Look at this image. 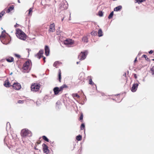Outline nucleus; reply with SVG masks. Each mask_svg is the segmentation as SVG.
Segmentation results:
<instances>
[{
	"label": "nucleus",
	"mask_w": 154,
	"mask_h": 154,
	"mask_svg": "<svg viewBox=\"0 0 154 154\" xmlns=\"http://www.w3.org/2000/svg\"><path fill=\"white\" fill-rule=\"evenodd\" d=\"M16 34L18 38L23 40H25L26 38V36L25 33L20 29H17Z\"/></svg>",
	"instance_id": "1"
},
{
	"label": "nucleus",
	"mask_w": 154,
	"mask_h": 154,
	"mask_svg": "<svg viewBox=\"0 0 154 154\" xmlns=\"http://www.w3.org/2000/svg\"><path fill=\"white\" fill-rule=\"evenodd\" d=\"M64 18V17H63V18H62L61 20L62 21H63V19Z\"/></svg>",
	"instance_id": "58"
},
{
	"label": "nucleus",
	"mask_w": 154,
	"mask_h": 154,
	"mask_svg": "<svg viewBox=\"0 0 154 154\" xmlns=\"http://www.w3.org/2000/svg\"><path fill=\"white\" fill-rule=\"evenodd\" d=\"M10 83L9 82L7 81L6 82V81L5 82V83H4V85L6 87H10Z\"/></svg>",
	"instance_id": "23"
},
{
	"label": "nucleus",
	"mask_w": 154,
	"mask_h": 154,
	"mask_svg": "<svg viewBox=\"0 0 154 154\" xmlns=\"http://www.w3.org/2000/svg\"><path fill=\"white\" fill-rule=\"evenodd\" d=\"M30 63H31V61L28 60L26 61L23 64V69L25 71V72H28L30 70L29 66Z\"/></svg>",
	"instance_id": "3"
},
{
	"label": "nucleus",
	"mask_w": 154,
	"mask_h": 154,
	"mask_svg": "<svg viewBox=\"0 0 154 154\" xmlns=\"http://www.w3.org/2000/svg\"><path fill=\"white\" fill-rule=\"evenodd\" d=\"M152 60L154 61V59H152Z\"/></svg>",
	"instance_id": "61"
},
{
	"label": "nucleus",
	"mask_w": 154,
	"mask_h": 154,
	"mask_svg": "<svg viewBox=\"0 0 154 154\" xmlns=\"http://www.w3.org/2000/svg\"><path fill=\"white\" fill-rule=\"evenodd\" d=\"M61 64L62 63L61 62H60L59 61H56L54 62L53 64V66L56 68H57V65H59Z\"/></svg>",
	"instance_id": "16"
},
{
	"label": "nucleus",
	"mask_w": 154,
	"mask_h": 154,
	"mask_svg": "<svg viewBox=\"0 0 154 154\" xmlns=\"http://www.w3.org/2000/svg\"><path fill=\"white\" fill-rule=\"evenodd\" d=\"M32 10H33V8H29V13L28 14L29 15H32Z\"/></svg>",
	"instance_id": "29"
},
{
	"label": "nucleus",
	"mask_w": 154,
	"mask_h": 154,
	"mask_svg": "<svg viewBox=\"0 0 154 154\" xmlns=\"http://www.w3.org/2000/svg\"><path fill=\"white\" fill-rule=\"evenodd\" d=\"M36 104L38 106H39L40 105V103H39L38 101H37L36 102Z\"/></svg>",
	"instance_id": "44"
},
{
	"label": "nucleus",
	"mask_w": 154,
	"mask_h": 154,
	"mask_svg": "<svg viewBox=\"0 0 154 154\" xmlns=\"http://www.w3.org/2000/svg\"><path fill=\"white\" fill-rule=\"evenodd\" d=\"M114 12L113 11L111 12L110 14L108 16V18L109 19H111V18L113 16V15Z\"/></svg>",
	"instance_id": "28"
},
{
	"label": "nucleus",
	"mask_w": 154,
	"mask_h": 154,
	"mask_svg": "<svg viewBox=\"0 0 154 154\" xmlns=\"http://www.w3.org/2000/svg\"><path fill=\"white\" fill-rule=\"evenodd\" d=\"M12 87L14 89L16 90H19L21 88V85L18 83H14L12 85Z\"/></svg>",
	"instance_id": "8"
},
{
	"label": "nucleus",
	"mask_w": 154,
	"mask_h": 154,
	"mask_svg": "<svg viewBox=\"0 0 154 154\" xmlns=\"http://www.w3.org/2000/svg\"><path fill=\"white\" fill-rule=\"evenodd\" d=\"M57 34L58 35H59L60 34V33H61V31L60 30H58L57 31Z\"/></svg>",
	"instance_id": "43"
},
{
	"label": "nucleus",
	"mask_w": 154,
	"mask_h": 154,
	"mask_svg": "<svg viewBox=\"0 0 154 154\" xmlns=\"http://www.w3.org/2000/svg\"><path fill=\"white\" fill-rule=\"evenodd\" d=\"M88 38L87 36H84L82 38V41L84 42L87 43L88 42Z\"/></svg>",
	"instance_id": "18"
},
{
	"label": "nucleus",
	"mask_w": 154,
	"mask_h": 154,
	"mask_svg": "<svg viewBox=\"0 0 154 154\" xmlns=\"http://www.w3.org/2000/svg\"><path fill=\"white\" fill-rule=\"evenodd\" d=\"M150 71L152 75H154V66H153L150 68Z\"/></svg>",
	"instance_id": "30"
},
{
	"label": "nucleus",
	"mask_w": 154,
	"mask_h": 154,
	"mask_svg": "<svg viewBox=\"0 0 154 154\" xmlns=\"http://www.w3.org/2000/svg\"><path fill=\"white\" fill-rule=\"evenodd\" d=\"M56 104L57 105H59L60 104V103L59 102H57L56 103Z\"/></svg>",
	"instance_id": "48"
},
{
	"label": "nucleus",
	"mask_w": 154,
	"mask_h": 154,
	"mask_svg": "<svg viewBox=\"0 0 154 154\" xmlns=\"http://www.w3.org/2000/svg\"><path fill=\"white\" fill-rule=\"evenodd\" d=\"M61 3L59 5V8L62 10L67 9L66 5L67 4V2L65 0H61Z\"/></svg>",
	"instance_id": "4"
},
{
	"label": "nucleus",
	"mask_w": 154,
	"mask_h": 154,
	"mask_svg": "<svg viewBox=\"0 0 154 154\" xmlns=\"http://www.w3.org/2000/svg\"><path fill=\"white\" fill-rule=\"evenodd\" d=\"M34 149H35V150H38V149H37V148H36V147H34Z\"/></svg>",
	"instance_id": "53"
},
{
	"label": "nucleus",
	"mask_w": 154,
	"mask_h": 154,
	"mask_svg": "<svg viewBox=\"0 0 154 154\" xmlns=\"http://www.w3.org/2000/svg\"><path fill=\"white\" fill-rule=\"evenodd\" d=\"M20 134L22 138L26 137H30L32 135L31 131L26 128L22 130Z\"/></svg>",
	"instance_id": "2"
},
{
	"label": "nucleus",
	"mask_w": 154,
	"mask_h": 154,
	"mask_svg": "<svg viewBox=\"0 0 154 154\" xmlns=\"http://www.w3.org/2000/svg\"><path fill=\"white\" fill-rule=\"evenodd\" d=\"M126 75V73H125V74L123 75V76H125Z\"/></svg>",
	"instance_id": "56"
},
{
	"label": "nucleus",
	"mask_w": 154,
	"mask_h": 154,
	"mask_svg": "<svg viewBox=\"0 0 154 154\" xmlns=\"http://www.w3.org/2000/svg\"><path fill=\"white\" fill-rule=\"evenodd\" d=\"M14 8V7L13 5L9 7L7 11V12L9 13L11 11H12Z\"/></svg>",
	"instance_id": "20"
},
{
	"label": "nucleus",
	"mask_w": 154,
	"mask_h": 154,
	"mask_svg": "<svg viewBox=\"0 0 154 154\" xmlns=\"http://www.w3.org/2000/svg\"><path fill=\"white\" fill-rule=\"evenodd\" d=\"M42 146L44 152L46 154L48 153L50 150L48 149V147L47 145L44 143L42 144Z\"/></svg>",
	"instance_id": "7"
},
{
	"label": "nucleus",
	"mask_w": 154,
	"mask_h": 154,
	"mask_svg": "<svg viewBox=\"0 0 154 154\" xmlns=\"http://www.w3.org/2000/svg\"><path fill=\"white\" fill-rule=\"evenodd\" d=\"M58 79L60 82H61V72L60 70V69L59 70L58 72Z\"/></svg>",
	"instance_id": "24"
},
{
	"label": "nucleus",
	"mask_w": 154,
	"mask_h": 154,
	"mask_svg": "<svg viewBox=\"0 0 154 154\" xmlns=\"http://www.w3.org/2000/svg\"><path fill=\"white\" fill-rule=\"evenodd\" d=\"M122 8V7L121 5H119L114 8V11H118L120 10Z\"/></svg>",
	"instance_id": "17"
},
{
	"label": "nucleus",
	"mask_w": 154,
	"mask_h": 154,
	"mask_svg": "<svg viewBox=\"0 0 154 154\" xmlns=\"http://www.w3.org/2000/svg\"><path fill=\"white\" fill-rule=\"evenodd\" d=\"M79 79L80 80H84V77H82V76H80L79 78Z\"/></svg>",
	"instance_id": "42"
},
{
	"label": "nucleus",
	"mask_w": 154,
	"mask_h": 154,
	"mask_svg": "<svg viewBox=\"0 0 154 154\" xmlns=\"http://www.w3.org/2000/svg\"><path fill=\"white\" fill-rule=\"evenodd\" d=\"M40 87V86L39 84L38 85L34 84V85L31 86V89L32 91L36 92L39 90Z\"/></svg>",
	"instance_id": "6"
},
{
	"label": "nucleus",
	"mask_w": 154,
	"mask_h": 154,
	"mask_svg": "<svg viewBox=\"0 0 154 154\" xmlns=\"http://www.w3.org/2000/svg\"><path fill=\"white\" fill-rule=\"evenodd\" d=\"M2 33H5V30H3L2 31Z\"/></svg>",
	"instance_id": "52"
},
{
	"label": "nucleus",
	"mask_w": 154,
	"mask_h": 154,
	"mask_svg": "<svg viewBox=\"0 0 154 154\" xmlns=\"http://www.w3.org/2000/svg\"><path fill=\"white\" fill-rule=\"evenodd\" d=\"M79 63V62H76V63H77V64H78Z\"/></svg>",
	"instance_id": "59"
},
{
	"label": "nucleus",
	"mask_w": 154,
	"mask_h": 154,
	"mask_svg": "<svg viewBox=\"0 0 154 154\" xmlns=\"http://www.w3.org/2000/svg\"><path fill=\"white\" fill-rule=\"evenodd\" d=\"M142 57H144L145 58V59L147 61H150V60H149V58L147 57V56L145 55H143L142 56Z\"/></svg>",
	"instance_id": "32"
},
{
	"label": "nucleus",
	"mask_w": 154,
	"mask_h": 154,
	"mask_svg": "<svg viewBox=\"0 0 154 154\" xmlns=\"http://www.w3.org/2000/svg\"><path fill=\"white\" fill-rule=\"evenodd\" d=\"M72 95L73 97H76L78 98H79L80 97L79 95L77 93L72 94Z\"/></svg>",
	"instance_id": "33"
},
{
	"label": "nucleus",
	"mask_w": 154,
	"mask_h": 154,
	"mask_svg": "<svg viewBox=\"0 0 154 154\" xmlns=\"http://www.w3.org/2000/svg\"><path fill=\"white\" fill-rule=\"evenodd\" d=\"M5 9L2 11L0 13V21L2 20V17L5 13Z\"/></svg>",
	"instance_id": "22"
},
{
	"label": "nucleus",
	"mask_w": 154,
	"mask_h": 154,
	"mask_svg": "<svg viewBox=\"0 0 154 154\" xmlns=\"http://www.w3.org/2000/svg\"><path fill=\"white\" fill-rule=\"evenodd\" d=\"M6 61L9 63H11L14 61V58L13 57H10L6 59Z\"/></svg>",
	"instance_id": "15"
},
{
	"label": "nucleus",
	"mask_w": 154,
	"mask_h": 154,
	"mask_svg": "<svg viewBox=\"0 0 154 154\" xmlns=\"http://www.w3.org/2000/svg\"><path fill=\"white\" fill-rule=\"evenodd\" d=\"M134 76L135 78V79H137V75L135 74H134Z\"/></svg>",
	"instance_id": "47"
},
{
	"label": "nucleus",
	"mask_w": 154,
	"mask_h": 154,
	"mask_svg": "<svg viewBox=\"0 0 154 154\" xmlns=\"http://www.w3.org/2000/svg\"><path fill=\"white\" fill-rule=\"evenodd\" d=\"M85 128V125L84 123H82L81 124V130H83Z\"/></svg>",
	"instance_id": "34"
},
{
	"label": "nucleus",
	"mask_w": 154,
	"mask_h": 154,
	"mask_svg": "<svg viewBox=\"0 0 154 154\" xmlns=\"http://www.w3.org/2000/svg\"><path fill=\"white\" fill-rule=\"evenodd\" d=\"M100 17H102L103 16V13L102 11H99L98 13Z\"/></svg>",
	"instance_id": "38"
},
{
	"label": "nucleus",
	"mask_w": 154,
	"mask_h": 154,
	"mask_svg": "<svg viewBox=\"0 0 154 154\" xmlns=\"http://www.w3.org/2000/svg\"><path fill=\"white\" fill-rule=\"evenodd\" d=\"M18 2L19 3H20V0H18Z\"/></svg>",
	"instance_id": "57"
},
{
	"label": "nucleus",
	"mask_w": 154,
	"mask_h": 154,
	"mask_svg": "<svg viewBox=\"0 0 154 154\" xmlns=\"http://www.w3.org/2000/svg\"><path fill=\"white\" fill-rule=\"evenodd\" d=\"M11 128L10 124L9 122H8L6 124V130H8L9 129Z\"/></svg>",
	"instance_id": "25"
},
{
	"label": "nucleus",
	"mask_w": 154,
	"mask_h": 154,
	"mask_svg": "<svg viewBox=\"0 0 154 154\" xmlns=\"http://www.w3.org/2000/svg\"><path fill=\"white\" fill-rule=\"evenodd\" d=\"M89 84L91 85H93L94 84V83L92 82L91 78L89 79Z\"/></svg>",
	"instance_id": "36"
},
{
	"label": "nucleus",
	"mask_w": 154,
	"mask_h": 154,
	"mask_svg": "<svg viewBox=\"0 0 154 154\" xmlns=\"http://www.w3.org/2000/svg\"><path fill=\"white\" fill-rule=\"evenodd\" d=\"M101 94H102V96H104V94L103 93H101Z\"/></svg>",
	"instance_id": "54"
},
{
	"label": "nucleus",
	"mask_w": 154,
	"mask_h": 154,
	"mask_svg": "<svg viewBox=\"0 0 154 154\" xmlns=\"http://www.w3.org/2000/svg\"><path fill=\"white\" fill-rule=\"evenodd\" d=\"M53 91L54 94L55 95L58 94L59 92H60L59 89V88L57 87H55L54 88Z\"/></svg>",
	"instance_id": "13"
},
{
	"label": "nucleus",
	"mask_w": 154,
	"mask_h": 154,
	"mask_svg": "<svg viewBox=\"0 0 154 154\" xmlns=\"http://www.w3.org/2000/svg\"><path fill=\"white\" fill-rule=\"evenodd\" d=\"M85 101L86 100V97H85Z\"/></svg>",
	"instance_id": "63"
},
{
	"label": "nucleus",
	"mask_w": 154,
	"mask_h": 154,
	"mask_svg": "<svg viewBox=\"0 0 154 154\" xmlns=\"http://www.w3.org/2000/svg\"><path fill=\"white\" fill-rule=\"evenodd\" d=\"M153 52V51L152 50H150V51H149V54H152V53Z\"/></svg>",
	"instance_id": "45"
},
{
	"label": "nucleus",
	"mask_w": 154,
	"mask_h": 154,
	"mask_svg": "<svg viewBox=\"0 0 154 154\" xmlns=\"http://www.w3.org/2000/svg\"><path fill=\"white\" fill-rule=\"evenodd\" d=\"M146 0H135L136 1V2H137L138 4H139L141 2H143L144 1H145Z\"/></svg>",
	"instance_id": "35"
},
{
	"label": "nucleus",
	"mask_w": 154,
	"mask_h": 154,
	"mask_svg": "<svg viewBox=\"0 0 154 154\" xmlns=\"http://www.w3.org/2000/svg\"><path fill=\"white\" fill-rule=\"evenodd\" d=\"M55 24L54 23H52L50 24L48 29V31L49 32H54L55 31Z\"/></svg>",
	"instance_id": "9"
},
{
	"label": "nucleus",
	"mask_w": 154,
	"mask_h": 154,
	"mask_svg": "<svg viewBox=\"0 0 154 154\" xmlns=\"http://www.w3.org/2000/svg\"><path fill=\"white\" fill-rule=\"evenodd\" d=\"M137 57H136V58L135 59L134 62H135L136 61H137Z\"/></svg>",
	"instance_id": "51"
},
{
	"label": "nucleus",
	"mask_w": 154,
	"mask_h": 154,
	"mask_svg": "<svg viewBox=\"0 0 154 154\" xmlns=\"http://www.w3.org/2000/svg\"><path fill=\"white\" fill-rule=\"evenodd\" d=\"M83 114H81L80 116V117L79 118V120H82L83 119Z\"/></svg>",
	"instance_id": "41"
},
{
	"label": "nucleus",
	"mask_w": 154,
	"mask_h": 154,
	"mask_svg": "<svg viewBox=\"0 0 154 154\" xmlns=\"http://www.w3.org/2000/svg\"><path fill=\"white\" fill-rule=\"evenodd\" d=\"M102 33L103 32L102 29H100L98 32V36L99 37L102 36L103 35Z\"/></svg>",
	"instance_id": "21"
},
{
	"label": "nucleus",
	"mask_w": 154,
	"mask_h": 154,
	"mask_svg": "<svg viewBox=\"0 0 154 154\" xmlns=\"http://www.w3.org/2000/svg\"><path fill=\"white\" fill-rule=\"evenodd\" d=\"M45 53L46 55L47 56L49 55L50 50L49 47L45 45Z\"/></svg>",
	"instance_id": "12"
},
{
	"label": "nucleus",
	"mask_w": 154,
	"mask_h": 154,
	"mask_svg": "<svg viewBox=\"0 0 154 154\" xmlns=\"http://www.w3.org/2000/svg\"><path fill=\"white\" fill-rule=\"evenodd\" d=\"M45 58H46L45 57H43V60H45Z\"/></svg>",
	"instance_id": "55"
},
{
	"label": "nucleus",
	"mask_w": 154,
	"mask_h": 154,
	"mask_svg": "<svg viewBox=\"0 0 154 154\" xmlns=\"http://www.w3.org/2000/svg\"><path fill=\"white\" fill-rule=\"evenodd\" d=\"M88 51L87 50H85L84 51L81 52L79 56V57H81V58L80 59V60H84L86 57V56L88 54Z\"/></svg>",
	"instance_id": "5"
},
{
	"label": "nucleus",
	"mask_w": 154,
	"mask_h": 154,
	"mask_svg": "<svg viewBox=\"0 0 154 154\" xmlns=\"http://www.w3.org/2000/svg\"><path fill=\"white\" fill-rule=\"evenodd\" d=\"M2 42L4 44H5V45H7L9 43V42H7V43H5V42H3L2 41Z\"/></svg>",
	"instance_id": "46"
},
{
	"label": "nucleus",
	"mask_w": 154,
	"mask_h": 154,
	"mask_svg": "<svg viewBox=\"0 0 154 154\" xmlns=\"http://www.w3.org/2000/svg\"><path fill=\"white\" fill-rule=\"evenodd\" d=\"M18 103H24V101L22 100H19Z\"/></svg>",
	"instance_id": "40"
},
{
	"label": "nucleus",
	"mask_w": 154,
	"mask_h": 154,
	"mask_svg": "<svg viewBox=\"0 0 154 154\" xmlns=\"http://www.w3.org/2000/svg\"><path fill=\"white\" fill-rule=\"evenodd\" d=\"M49 142H50L51 144H52L54 143V141L52 142L51 141H49Z\"/></svg>",
	"instance_id": "49"
},
{
	"label": "nucleus",
	"mask_w": 154,
	"mask_h": 154,
	"mask_svg": "<svg viewBox=\"0 0 154 154\" xmlns=\"http://www.w3.org/2000/svg\"><path fill=\"white\" fill-rule=\"evenodd\" d=\"M44 62L45 63V60H44Z\"/></svg>",
	"instance_id": "64"
},
{
	"label": "nucleus",
	"mask_w": 154,
	"mask_h": 154,
	"mask_svg": "<svg viewBox=\"0 0 154 154\" xmlns=\"http://www.w3.org/2000/svg\"><path fill=\"white\" fill-rule=\"evenodd\" d=\"M17 25H18V24H17V23H16V24L14 25V27L15 28L17 27Z\"/></svg>",
	"instance_id": "50"
},
{
	"label": "nucleus",
	"mask_w": 154,
	"mask_h": 154,
	"mask_svg": "<svg viewBox=\"0 0 154 154\" xmlns=\"http://www.w3.org/2000/svg\"><path fill=\"white\" fill-rule=\"evenodd\" d=\"M14 55H15V56L16 57H17L18 58H20L21 56L20 55L17 54H15Z\"/></svg>",
	"instance_id": "39"
},
{
	"label": "nucleus",
	"mask_w": 154,
	"mask_h": 154,
	"mask_svg": "<svg viewBox=\"0 0 154 154\" xmlns=\"http://www.w3.org/2000/svg\"><path fill=\"white\" fill-rule=\"evenodd\" d=\"M42 138L43 139L45 140V141L47 142H49V140L45 136H43L42 137Z\"/></svg>",
	"instance_id": "27"
},
{
	"label": "nucleus",
	"mask_w": 154,
	"mask_h": 154,
	"mask_svg": "<svg viewBox=\"0 0 154 154\" xmlns=\"http://www.w3.org/2000/svg\"><path fill=\"white\" fill-rule=\"evenodd\" d=\"M91 34L92 36H96L97 35V31H93L91 32Z\"/></svg>",
	"instance_id": "31"
},
{
	"label": "nucleus",
	"mask_w": 154,
	"mask_h": 154,
	"mask_svg": "<svg viewBox=\"0 0 154 154\" xmlns=\"http://www.w3.org/2000/svg\"><path fill=\"white\" fill-rule=\"evenodd\" d=\"M13 74V73L12 72H11V73H10V75H12V74Z\"/></svg>",
	"instance_id": "60"
},
{
	"label": "nucleus",
	"mask_w": 154,
	"mask_h": 154,
	"mask_svg": "<svg viewBox=\"0 0 154 154\" xmlns=\"http://www.w3.org/2000/svg\"><path fill=\"white\" fill-rule=\"evenodd\" d=\"M5 35L3 33H2L1 35L0 36V38H5Z\"/></svg>",
	"instance_id": "37"
},
{
	"label": "nucleus",
	"mask_w": 154,
	"mask_h": 154,
	"mask_svg": "<svg viewBox=\"0 0 154 154\" xmlns=\"http://www.w3.org/2000/svg\"><path fill=\"white\" fill-rule=\"evenodd\" d=\"M67 87H68L67 86L66 84H64V85H63L61 87H60L59 88V89L60 91H61L63 90V89L64 88H66Z\"/></svg>",
	"instance_id": "19"
},
{
	"label": "nucleus",
	"mask_w": 154,
	"mask_h": 154,
	"mask_svg": "<svg viewBox=\"0 0 154 154\" xmlns=\"http://www.w3.org/2000/svg\"><path fill=\"white\" fill-rule=\"evenodd\" d=\"M64 43L66 45H72L73 43V42L71 39H66Z\"/></svg>",
	"instance_id": "14"
},
{
	"label": "nucleus",
	"mask_w": 154,
	"mask_h": 154,
	"mask_svg": "<svg viewBox=\"0 0 154 154\" xmlns=\"http://www.w3.org/2000/svg\"><path fill=\"white\" fill-rule=\"evenodd\" d=\"M76 139L78 141H80L82 139V136L80 135H79L76 136Z\"/></svg>",
	"instance_id": "26"
},
{
	"label": "nucleus",
	"mask_w": 154,
	"mask_h": 154,
	"mask_svg": "<svg viewBox=\"0 0 154 154\" xmlns=\"http://www.w3.org/2000/svg\"><path fill=\"white\" fill-rule=\"evenodd\" d=\"M44 53V50H40L35 55V56L39 59H40L41 57H43L42 54Z\"/></svg>",
	"instance_id": "11"
},
{
	"label": "nucleus",
	"mask_w": 154,
	"mask_h": 154,
	"mask_svg": "<svg viewBox=\"0 0 154 154\" xmlns=\"http://www.w3.org/2000/svg\"><path fill=\"white\" fill-rule=\"evenodd\" d=\"M139 84L137 83H134L131 88V91L132 92H135Z\"/></svg>",
	"instance_id": "10"
},
{
	"label": "nucleus",
	"mask_w": 154,
	"mask_h": 154,
	"mask_svg": "<svg viewBox=\"0 0 154 154\" xmlns=\"http://www.w3.org/2000/svg\"><path fill=\"white\" fill-rule=\"evenodd\" d=\"M57 107H58V109H59V106H57Z\"/></svg>",
	"instance_id": "62"
}]
</instances>
